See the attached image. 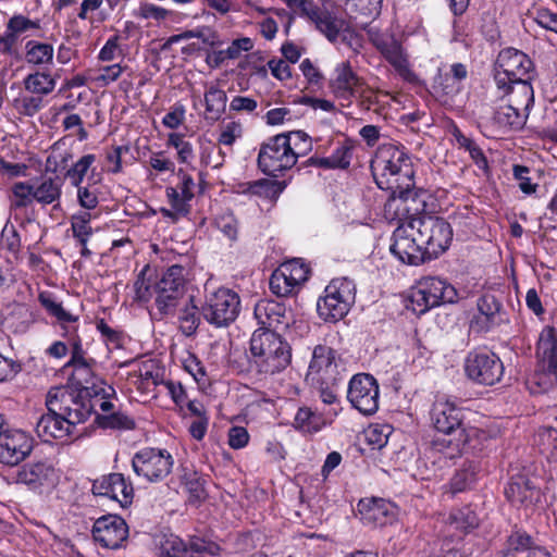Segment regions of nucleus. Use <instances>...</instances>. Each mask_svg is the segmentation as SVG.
<instances>
[{
	"instance_id": "nucleus-1",
	"label": "nucleus",
	"mask_w": 557,
	"mask_h": 557,
	"mask_svg": "<svg viewBox=\"0 0 557 557\" xmlns=\"http://www.w3.org/2000/svg\"><path fill=\"white\" fill-rule=\"evenodd\" d=\"M371 172L377 187L391 191V203L399 200L407 213L425 211L426 193L414 188V171L404 152L394 147L380 149L371 162Z\"/></svg>"
},
{
	"instance_id": "nucleus-2",
	"label": "nucleus",
	"mask_w": 557,
	"mask_h": 557,
	"mask_svg": "<svg viewBox=\"0 0 557 557\" xmlns=\"http://www.w3.org/2000/svg\"><path fill=\"white\" fill-rule=\"evenodd\" d=\"M465 411L448 400L436 401L431 410L434 429L444 435L433 442L434 448L447 458H455L463 453L479 430L465 423Z\"/></svg>"
},
{
	"instance_id": "nucleus-3",
	"label": "nucleus",
	"mask_w": 557,
	"mask_h": 557,
	"mask_svg": "<svg viewBox=\"0 0 557 557\" xmlns=\"http://www.w3.org/2000/svg\"><path fill=\"white\" fill-rule=\"evenodd\" d=\"M312 149L311 138L304 131L282 133L262 143L258 153V168L269 176L290 170L300 156Z\"/></svg>"
},
{
	"instance_id": "nucleus-4",
	"label": "nucleus",
	"mask_w": 557,
	"mask_h": 557,
	"mask_svg": "<svg viewBox=\"0 0 557 557\" xmlns=\"http://www.w3.org/2000/svg\"><path fill=\"white\" fill-rule=\"evenodd\" d=\"M251 364L262 374L283 371L292 360L289 344L275 331L256 330L250 338Z\"/></svg>"
},
{
	"instance_id": "nucleus-5",
	"label": "nucleus",
	"mask_w": 557,
	"mask_h": 557,
	"mask_svg": "<svg viewBox=\"0 0 557 557\" xmlns=\"http://www.w3.org/2000/svg\"><path fill=\"white\" fill-rule=\"evenodd\" d=\"M411 216L413 227L418 233V240L423 246L429 260L437 258L445 252L453 239V230L450 224L441 216L416 213H407Z\"/></svg>"
},
{
	"instance_id": "nucleus-6",
	"label": "nucleus",
	"mask_w": 557,
	"mask_h": 557,
	"mask_svg": "<svg viewBox=\"0 0 557 557\" xmlns=\"http://www.w3.org/2000/svg\"><path fill=\"white\" fill-rule=\"evenodd\" d=\"M88 396L64 386H55L49 389L46 406L50 412L64 416L75 426L85 422L95 412L96 404H92Z\"/></svg>"
},
{
	"instance_id": "nucleus-7",
	"label": "nucleus",
	"mask_w": 557,
	"mask_h": 557,
	"mask_svg": "<svg viewBox=\"0 0 557 557\" xmlns=\"http://www.w3.org/2000/svg\"><path fill=\"white\" fill-rule=\"evenodd\" d=\"M356 285L347 277L332 280L324 289V295L317 301V311L325 322L342 320L355 304Z\"/></svg>"
},
{
	"instance_id": "nucleus-8",
	"label": "nucleus",
	"mask_w": 557,
	"mask_h": 557,
	"mask_svg": "<svg viewBox=\"0 0 557 557\" xmlns=\"http://www.w3.org/2000/svg\"><path fill=\"white\" fill-rule=\"evenodd\" d=\"M240 298L230 288H219L206 296L201 306L202 318L214 327H227L238 317Z\"/></svg>"
},
{
	"instance_id": "nucleus-9",
	"label": "nucleus",
	"mask_w": 557,
	"mask_h": 557,
	"mask_svg": "<svg viewBox=\"0 0 557 557\" xmlns=\"http://www.w3.org/2000/svg\"><path fill=\"white\" fill-rule=\"evenodd\" d=\"M186 290L185 269L171 265L153 285L154 304L161 315L170 314L180 304Z\"/></svg>"
},
{
	"instance_id": "nucleus-10",
	"label": "nucleus",
	"mask_w": 557,
	"mask_h": 557,
	"mask_svg": "<svg viewBox=\"0 0 557 557\" xmlns=\"http://www.w3.org/2000/svg\"><path fill=\"white\" fill-rule=\"evenodd\" d=\"M533 62L520 50L507 48L499 52L494 67V82L497 88L510 82L532 79Z\"/></svg>"
},
{
	"instance_id": "nucleus-11",
	"label": "nucleus",
	"mask_w": 557,
	"mask_h": 557,
	"mask_svg": "<svg viewBox=\"0 0 557 557\" xmlns=\"http://www.w3.org/2000/svg\"><path fill=\"white\" fill-rule=\"evenodd\" d=\"M286 7L296 16L305 17L314 24L331 42H335L342 30L345 29V21L335 16L327 10L318 7L313 0H289Z\"/></svg>"
},
{
	"instance_id": "nucleus-12",
	"label": "nucleus",
	"mask_w": 557,
	"mask_h": 557,
	"mask_svg": "<svg viewBox=\"0 0 557 557\" xmlns=\"http://www.w3.org/2000/svg\"><path fill=\"white\" fill-rule=\"evenodd\" d=\"M465 372L476 384L494 385L504 375L500 358L487 349H473L465 359Z\"/></svg>"
},
{
	"instance_id": "nucleus-13",
	"label": "nucleus",
	"mask_w": 557,
	"mask_h": 557,
	"mask_svg": "<svg viewBox=\"0 0 557 557\" xmlns=\"http://www.w3.org/2000/svg\"><path fill=\"white\" fill-rule=\"evenodd\" d=\"M173 463V457L166 449L152 447L138 450L132 459L134 472L151 483L164 480L171 473Z\"/></svg>"
},
{
	"instance_id": "nucleus-14",
	"label": "nucleus",
	"mask_w": 557,
	"mask_h": 557,
	"mask_svg": "<svg viewBox=\"0 0 557 557\" xmlns=\"http://www.w3.org/2000/svg\"><path fill=\"white\" fill-rule=\"evenodd\" d=\"M162 557H215L220 554L219 544L201 537H191L186 544L174 534H163L156 542Z\"/></svg>"
},
{
	"instance_id": "nucleus-15",
	"label": "nucleus",
	"mask_w": 557,
	"mask_h": 557,
	"mask_svg": "<svg viewBox=\"0 0 557 557\" xmlns=\"http://www.w3.org/2000/svg\"><path fill=\"white\" fill-rule=\"evenodd\" d=\"M414 228L411 216L408 215V222L400 224L393 232V243L389 247L391 252L399 261L409 265H419L429 260Z\"/></svg>"
},
{
	"instance_id": "nucleus-16",
	"label": "nucleus",
	"mask_w": 557,
	"mask_h": 557,
	"mask_svg": "<svg viewBox=\"0 0 557 557\" xmlns=\"http://www.w3.org/2000/svg\"><path fill=\"white\" fill-rule=\"evenodd\" d=\"M380 389L376 379L369 373L355 374L348 384L347 399L351 406L364 416H371L379 409Z\"/></svg>"
},
{
	"instance_id": "nucleus-17",
	"label": "nucleus",
	"mask_w": 557,
	"mask_h": 557,
	"mask_svg": "<svg viewBox=\"0 0 557 557\" xmlns=\"http://www.w3.org/2000/svg\"><path fill=\"white\" fill-rule=\"evenodd\" d=\"M371 41L395 72L406 82L416 83L418 76L410 67L409 57L394 36L371 35Z\"/></svg>"
},
{
	"instance_id": "nucleus-18",
	"label": "nucleus",
	"mask_w": 557,
	"mask_h": 557,
	"mask_svg": "<svg viewBox=\"0 0 557 557\" xmlns=\"http://www.w3.org/2000/svg\"><path fill=\"white\" fill-rule=\"evenodd\" d=\"M33 450V438L24 431L5 428L0 433V462L5 466H17Z\"/></svg>"
},
{
	"instance_id": "nucleus-19",
	"label": "nucleus",
	"mask_w": 557,
	"mask_h": 557,
	"mask_svg": "<svg viewBox=\"0 0 557 557\" xmlns=\"http://www.w3.org/2000/svg\"><path fill=\"white\" fill-rule=\"evenodd\" d=\"M94 540L104 548L116 549L128 536V527L117 515L98 518L92 527Z\"/></svg>"
},
{
	"instance_id": "nucleus-20",
	"label": "nucleus",
	"mask_w": 557,
	"mask_h": 557,
	"mask_svg": "<svg viewBox=\"0 0 557 557\" xmlns=\"http://www.w3.org/2000/svg\"><path fill=\"white\" fill-rule=\"evenodd\" d=\"M330 88L337 99L350 102L354 97L363 95L364 79L358 76L349 62H342L334 70Z\"/></svg>"
},
{
	"instance_id": "nucleus-21",
	"label": "nucleus",
	"mask_w": 557,
	"mask_h": 557,
	"mask_svg": "<svg viewBox=\"0 0 557 557\" xmlns=\"http://www.w3.org/2000/svg\"><path fill=\"white\" fill-rule=\"evenodd\" d=\"M338 361L341 359L336 350L326 345L315 346L309 366L308 377L311 376L312 379L315 376V379H322L324 383L341 382L343 376Z\"/></svg>"
},
{
	"instance_id": "nucleus-22",
	"label": "nucleus",
	"mask_w": 557,
	"mask_h": 557,
	"mask_svg": "<svg viewBox=\"0 0 557 557\" xmlns=\"http://www.w3.org/2000/svg\"><path fill=\"white\" fill-rule=\"evenodd\" d=\"M91 490L95 495L114 499L124 508L132 504L134 497L133 485L122 473L116 472L95 480Z\"/></svg>"
},
{
	"instance_id": "nucleus-23",
	"label": "nucleus",
	"mask_w": 557,
	"mask_h": 557,
	"mask_svg": "<svg viewBox=\"0 0 557 557\" xmlns=\"http://www.w3.org/2000/svg\"><path fill=\"white\" fill-rule=\"evenodd\" d=\"M505 496L516 507L525 509L535 506L542 497L540 487L525 474L510 478L505 487Z\"/></svg>"
},
{
	"instance_id": "nucleus-24",
	"label": "nucleus",
	"mask_w": 557,
	"mask_h": 557,
	"mask_svg": "<svg viewBox=\"0 0 557 557\" xmlns=\"http://www.w3.org/2000/svg\"><path fill=\"white\" fill-rule=\"evenodd\" d=\"M255 317L262 330H285L289 326L290 315L284 302L273 299L259 300L253 310Z\"/></svg>"
},
{
	"instance_id": "nucleus-25",
	"label": "nucleus",
	"mask_w": 557,
	"mask_h": 557,
	"mask_svg": "<svg viewBox=\"0 0 557 557\" xmlns=\"http://www.w3.org/2000/svg\"><path fill=\"white\" fill-rule=\"evenodd\" d=\"M95 366H84L72 370L69 377L70 383L82 392L90 396L103 395L104 397L115 396L113 386L108 385L101 377L94 372Z\"/></svg>"
},
{
	"instance_id": "nucleus-26",
	"label": "nucleus",
	"mask_w": 557,
	"mask_h": 557,
	"mask_svg": "<svg viewBox=\"0 0 557 557\" xmlns=\"http://www.w3.org/2000/svg\"><path fill=\"white\" fill-rule=\"evenodd\" d=\"M55 480L54 468L45 461L28 462L17 469L14 482L37 491L42 486H52Z\"/></svg>"
},
{
	"instance_id": "nucleus-27",
	"label": "nucleus",
	"mask_w": 557,
	"mask_h": 557,
	"mask_svg": "<svg viewBox=\"0 0 557 557\" xmlns=\"http://www.w3.org/2000/svg\"><path fill=\"white\" fill-rule=\"evenodd\" d=\"M479 314L471 320V327L487 332L504 322L502 302L492 294L482 295L476 302Z\"/></svg>"
},
{
	"instance_id": "nucleus-28",
	"label": "nucleus",
	"mask_w": 557,
	"mask_h": 557,
	"mask_svg": "<svg viewBox=\"0 0 557 557\" xmlns=\"http://www.w3.org/2000/svg\"><path fill=\"white\" fill-rule=\"evenodd\" d=\"M74 428L73 422L67 421L64 416L48 410V413L42 414L37 421L35 431L44 442L49 443L53 440H67Z\"/></svg>"
},
{
	"instance_id": "nucleus-29",
	"label": "nucleus",
	"mask_w": 557,
	"mask_h": 557,
	"mask_svg": "<svg viewBox=\"0 0 557 557\" xmlns=\"http://www.w3.org/2000/svg\"><path fill=\"white\" fill-rule=\"evenodd\" d=\"M358 512L364 525L371 528L384 527L393 520L392 504L384 499H361L358 503Z\"/></svg>"
},
{
	"instance_id": "nucleus-30",
	"label": "nucleus",
	"mask_w": 557,
	"mask_h": 557,
	"mask_svg": "<svg viewBox=\"0 0 557 557\" xmlns=\"http://www.w3.org/2000/svg\"><path fill=\"white\" fill-rule=\"evenodd\" d=\"M503 92L500 100L518 108L527 115L534 104V91L531 79L510 82L506 87L498 88Z\"/></svg>"
},
{
	"instance_id": "nucleus-31",
	"label": "nucleus",
	"mask_w": 557,
	"mask_h": 557,
	"mask_svg": "<svg viewBox=\"0 0 557 557\" xmlns=\"http://www.w3.org/2000/svg\"><path fill=\"white\" fill-rule=\"evenodd\" d=\"M529 115L505 100L494 108L493 123L502 131H520L527 123Z\"/></svg>"
},
{
	"instance_id": "nucleus-32",
	"label": "nucleus",
	"mask_w": 557,
	"mask_h": 557,
	"mask_svg": "<svg viewBox=\"0 0 557 557\" xmlns=\"http://www.w3.org/2000/svg\"><path fill=\"white\" fill-rule=\"evenodd\" d=\"M418 287L435 307L443 302H454L457 298L456 288L438 277H424Z\"/></svg>"
},
{
	"instance_id": "nucleus-33",
	"label": "nucleus",
	"mask_w": 557,
	"mask_h": 557,
	"mask_svg": "<svg viewBox=\"0 0 557 557\" xmlns=\"http://www.w3.org/2000/svg\"><path fill=\"white\" fill-rule=\"evenodd\" d=\"M537 355L557 379V329L546 327L540 336Z\"/></svg>"
},
{
	"instance_id": "nucleus-34",
	"label": "nucleus",
	"mask_w": 557,
	"mask_h": 557,
	"mask_svg": "<svg viewBox=\"0 0 557 557\" xmlns=\"http://www.w3.org/2000/svg\"><path fill=\"white\" fill-rule=\"evenodd\" d=\"M244 193L275 200L286 188V182L260 178L243 184Z\"/></svg>"
},
{
	"instance_id": "nucleus-35",
	"label": "nucleus",
	"mask_w": 557,
	"mask_h": 557,
	"mask_svg": "<svg viewBox=\"0 0 557 557\" xmlns=\"http://www.w3.org/2000/svg\"><path fill=\"white\" fill-rule=\"evenodd\" d=\"M62 185V180L59 176L44 177L37 186H34L35 201L42 206L59 201Z\"/></svg>"
},
{
	"instance_id": "nucleus-36",
	"label": "nucleus",
	"mask_w": 557,
	"mask_h": 557,
	"mask_svg": "<svg viewBox=\"0 0 557 557\" xmlns=\"http://www.w3.org/2000/svg\"><path fill=\"white\" fill-rule=\"evenodd\" d=\"M226 94L215 86H211L205 94V119L214 123L220 120L226 108Z\"/></svg>"
},
{
	"instance_id": "nucleus-37",
	"label": "nucleus",
	"mask_w": 557,
	"mask_h": 557,
	"mask_svg": "<svg viewBox=\"0 0 557 557\" xmlns=\"http://www.w3.org/2000/svg\"><path fill=\"white\" fill-rule=\"evenodd\" d=\"M201 308L195 304L194 297H189L184 308L181 309L178 321L180 330L185 336H193L200 324Z\"/></svg>"
},
{
	"instance_id": "nucleus-38",
	"label": "nucleus",
	"mask_w": 557,
	"mask_h": 557,
	"mask_svg": "<svg viewBox=\"0 0 557 557\" xmlns=\"http://www.w3.org/2000/svg\"><path fill=\"white\" fill-rule=\"evenodd\" d=\"M285 269L278 267L270 276V289L277 297H289L300 290V287L292 281Z\"/></svg>"
},
{
	"instance_id": "nucleus-39",
	"label": "nucleus",
	"mask_w": 557,
	"mask_h": 557,
	"mask_svg": "<svg viewBox=\"0 0 557 557\" xmlns=\"http://www.w3.org/2000/svg\"><path fill=\"white\" fill-rule=\"evenodd\" d=\"M479 466L474 461H466L462 467L456 471L450 480V487L453 493L465 492L471 488L476 482Z\"/></svg>"
},
{
	"instance_id": "nucleus-40",
	"label": "nucleus",
	"mask_w": 557,
	"mask_h": 557,
	"mask_svg": "<svg viewBox=\"0 0 557 557\" xmlns=\"http://www.w3.org/2000/svg\"><path fill=\"white\" fill-rule=\"evenodd\" d=\"M324 424L320 414L312 411L309 407H300L295 414L293 426L302 433H317Z\"/></svg>"
},
{
	"instance_id": "nucleus-41",
	"label": "nucleus",
	"mask_w": 557,
	"mask_h": 557,
	"mask_svg": "<svg viewBox=\"0 0 557 557\" xmlns=\"http://www.w3.org/2000/svg\"><path fill=\"white\" fill-rule=\"evenodd\" d=\"M96 424L101 429L134 430L135 420L123 411L115 410L106 414H96Z\"/></svg>"
},
{
	"instance_id": "nucleus-42",
	"label": "nucleus",
	"mask_w": 557,
	"mask_h": 557,
	"mask_svg": "<svg viewBox=\"0 0 557 557\" xmlns=\"http://www.w3.org/2000/svg\"><path fill=\"white\" fill-rule=\"evenodd\" d=\"M25 58L28 63L44 65L52 62L53 47L50 44L29 40L25 45Z\"/></svg>"
},
{
	"instance_id": "nucleus-43",
	"label": "nucleus",
	"mask_w": 557,
	"mask_h": 557,
	"mask_svg": "<svg viewBox=\"0 0 557 557\" xmlns=\"http://www.w3.org/2000/svg\"><path fill=\"white\" fill-rule=\"evenodd\" d=\"M9 200L11 209L18 210L28 207L35 200L34 185L28 182L14 183Z\"/></svg>"
},
{
	"instance_id": "nucleus-44",
	"label": "nucleus",
	"mask_w": 557,
	"mask_h": 557,
	"mask_svg": "<svg viewBox=\"0 0 557 557\" xmlns=\"http://www.w3.org/2000/svg\"><path fill=\"white\" fill-rule=\"evenodd\" d=\"M38 299L48 313L57 318L63 329L69 333L70 330L66 329L65 324L75 323L78 320V317L67 312L62 305L57 302L49 294L41 293Z\"/></svg>"
},
{
	"instance_id": "nucleus-45",
	"label": "nucleus",
	"mask_w": 557,
	"mask_h": 557,
	"mask_svg": "<svg viewBox=\"0 0 557 557\" xmlns=\"http://www.w3.org/2000/svg\"><path fill=\"white\" fill-rule=\"evenodd\" d=\"M449 521L456 529L465 533L479 527V518L475 511L468 506L454 509L449 515Z\"/></svg>"
},
{
	"instance_id": "nucleus-46",
	"label": "nucleus",
	"mask_w": 557,
	"mask_h": 557,
	"mask_svg": "<svg viewBox=\"0 0 557 557\" xmlns=\"http://www.w3.org/2000/svg\"><path fill=\"white\" fill-rule=\"evenodd\" d=\"M25 89L37 96L50 94L55 86V81L48 73H34L24 79Z\"/></svg>"
},
{
	"instance_id": "nucleus-47",
	"label": "nucleus",
	"mask_w": 557,
	"mask_h": 557,
	"mask_svg": "<svg viewBox=\"0 0 557 557\" xmlns=\"http://www.w3.org/2000/svg\"><path fill=\"white\" fill-rule=\"evenodd\" d=\"M164 371L152 362H145L138 370V388H148L150 384H164Z\"/></svg>"
},
{
	"instance_id": "nucleus-48",
	"label": "nucleus",
	"mask_w": 557,
	"mask_h": 557,
	"mask_svg": "<svg viewBox=\"0 0 557 557\" xmlns=\"http://www.w3.org/2000/svg\"><path fill=\"white\" fill-rule=\"evenodd\" d=\"M92 219V214L87 211H82L72 216L71 227L73 231V236L77 239V242L88 240L92 234V228L90 226V221Z\"/></svg>"
},
{
	"instance_id": "nucleus-49",
	"label": "nucleus",
	"mask_w": 557,
	"mask_h": 557,
	"mask_svg": "<svg viewBox=\"0 0 557 557\" xmlns=\"http://www.w3.org/2000/svg\"><path fill=\"white\" fill-rule=\"evenodd\" d=\"M355 145L350 139L339 143L334 152L330 156L333 169H347L350 165Z\"/></svg>"
},
{
	"instance_id": "nucleus-50",
	"label": "nucleus",
	"mask_w": 557,
	"mask_h": 557,
	"mask_svg": "<svg viewBox=\"0 0 557 557\" xmlns=\"http://www.w3.org/2000/svg\"><path fill=\"white\" fill-rule=\"evenodd\" d=\"M98 332L109 348L120 349L125 343V334L116 329L111 327L103 319L96 324Z\"/></svg>"
},
{
	"instance_id": "nucleus-51",
	"label": "nucleus",
	"mask_w": 557,
	"mask_h": 557,
	"mask_svg": "<svg viewBox=\"0 0 557 557\" xmlns=\"http://www.w3.org/2000/svg\"><path fill=\"white\" fill-rule=\"evenodd\" d=\"M95 161V154H85L67 170L66 176L71 180L72 185L78 187L82 184L87 171Z\"/></svg>"
},
{
	"instance_id": "nucleus-52",
	"label": "nucleus",
	"mask_w": 557,
	"mask_h": 557,
	"mask_svg": "<svg viewBox=\"0 0 557 557\" xmlns=\"http://www.w3.org/2000/svg\"><path fill=\"white\" fill-rule=\"evenodd\" d=\"M383 0H348L349 10L361 16L375 17L380 14Z\"/></svg>"
},
{
	"instance_id": "nucleus-53",
	"label": "nucleus",
	"mask_w": 557,
	"mask_h": 557,
	"mask_svg": "<svg viewBox=\"0 0 557 557\" xmlns=\"http://www.w3.org/2000/svg\"><path fill=\"white\" fill-rule=\"evenodd\" d=\"M281 268H286V273L290 276L294 283L301 288L302 284L309 278L310 269L300 259H292L283 262Z\"/></svg>"
},
{
	"instance_id": "nucleus-54",
	"label": "nucleus",
	"mask_w": 557,
	"mask_h": 557,
	"mask_svg": "<svg viewBox=\"0 0 557 557\" xmlns=\"http://www.w3.org/2000/svg\"><path fill=\"white\" fill-rule=\"evenodd\" d=\"M40 23L39 20L33 21L27 16L22 14L13 15L7 23V29L14 35L16 39L23 33H26L30 29H39Z\"/></svg>"
},
{
	"instance_id": "nucleus-55",
	"label": "nucleus",
	"mask_w": 557,
	"mask_h": 557,
	"mask_svg": "<svg viewBox=\"0 0 557 557\" xmlns=\"http://www.w3.org/2000/svg\"><path fill=\"white\" fill-rule=\"evenodd\" d=\"M508 547L515 552H531L535 546L533 537L522 529L512 530L508 536Z\"/></svg>"
},
{
	"instance_id": "nucleus-56",
	"label": "nucleus",
	"mask_w": 557,
	"mask_h": 557,
	"mask_svg": "<svg viewBox=\"0 0 557 557\" xmlns=\"http://www.w3.org/2000/svg\"><path fill=\"white\" fill-rule=\"evenodd\" d=\"M184 484L189 493V499L200 502L206 497L205 479L197 472L185 474Z\"/></svg>"
},
{
	"instance_id": "nucleus-57",
	"label": "nucleus",
	"mask_w": 557,
	"mask_h": 557,
	"mask_svg": "<svg viewBox=\"0 0 557 557\" xmlns=\"http://www.w3.org/2000/svg\"><path fill=\"white\" fill-rule=\"evenodd\" d=\"M434 307L435 306L426 296H424L418 286L412 289L409 305L407 306L408 309H411L416 314L421 315Z\"/></svg>"
},
{
	"instance_id": "nucleus-58",
	"label": "nucleus",
	"mask_w": 557,
	"mask_h": 557,
	"mask_svg": "<svg viewBox=\"0 0 557 557\" xmlns=\"http://www.w3.org/2000/svg\"><path fill=\"white\" fill-rule=\"evenodd\" d=\"M311 381L315 386L319 397L324 404L332 405L337 400L335 386L339 382L324 383L322 379H315V376H313Z\"/></svg>"
},
{
	"instance_id": "nucleus-59",
	"label": "nucleus",
	"mask_w": 557,
	"mask_h": 557,
	"mask_svg": "<svg viewBox=\"0 0 557 557\" xmlns=\"http://www.w3.org/2000/svg\"><path fill=\"white\" fill-rule=\"evenodd\" d=\"M126 66H122L121 64H112L108 66H103L100 69L99 75L95 78L96 83L100 87H106L111 83L117 81Z\"/></svg>"
},
{
	"instance_id": "nucleus-60",
	"label": "nucleus",
	"mask_w": 557,
	"mask_h": 557,
	"mask_svg": "<svg viewBox=\"0 0 557 557\" xmlns=\"http://www.w3.org/2000/svg\"><path fill=\"white\" fill-rule=\"evenodd\" d=\"M533 20L543 28L557 34V14L546 8H537L531 12Z\"/></svg>"
},
{
	"instance_id": "nucleus-61",
	"label": "nucleus",
	"mask_w": 557,
	"mask_h": 557,
	"mask_svg": "<svg viewBox=\"0 0 557 557\" xmlns=\"http://www.w3.org/2000/svg\"><path fill=\"white\" fill-rule=\"evenodd\" d=\"M216 227L231 240L237 239L238 222L236 218L231 214H222L216 219Z\"/></svg>"
},
{
	"instance_id": "nucleus-62",
	"label": "nucleus",
	"mask_w": 557,
	"mask_h": 557,
	"mask_svg": "<svg viewBox=\"0 0 557 557\" xmlns=\"http://www.w3.org/2000/svg\"><path fill=\"white\" fill-rule=\"evenodd\" d=\"M166 197L171 203L172 209H175L177 213L189 214L191 199H186L177 188L166 187Z\"/></svg>"
},
{
	"instance_id": "nucleus-63",
	"label": "nucleus",
	"mask_w": 557,
	"mask_h": 557,
	"mask_svg": "<svg viewBox=\"0 0 557 557\" xmlns=\"http://www.w3.org/2000/svg\"><path fill=\"white\" fill-rule=\"evenodd\" d=\"M435 83V88H438L444 95L451 97L458 95L463 88L462 84L453 79V77L447 73L438 74Z\"/></svg>"
},
{
	"instance_id": "nucleus-64",
	"label": "nucleus",
	"mask_w": 557,
	"mask_h": 557,
	"mask_svg": "<svg viewBox=\"0 0 557 557\" xmlns=\"http://www.w3.org/2000/svg\"><path fill=\"white\" fill-rule=\"evenodd\" d=\"M242 125L238 122L225 124L219 135L218 143L224 146H232L242 136Z\"/></svg>"
}]
</instances>
